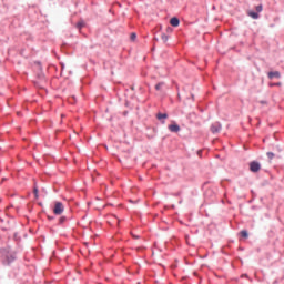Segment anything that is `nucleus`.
I'll list each match as a JSON object with an SVG mask.
<instances>
[{"mask_svg":"<svg viewBox=\"0 0 284 284\" xmlns=\"http://www.w3.org/2000/svg\"><path fill=\"white\" fill-rule=\"evenodd\" d=\"M266 156L270 159V161H272V159H274V153L267 152Z\"/></svg>","mask_w":284,"mask_h":284,"instance_id":"12","label":"nucleus"},{"mask_svg":"<svg viewBox=\"0 0 284 284\" xmlns=\"http://www.w3.org/2000/svg\"><path fill=\"white\" fill-rule=\"evenodd\" d=\"M251 172H258L261 170V163L253 161L250 163Z\"/></svg>","mask_w":284,"mask_h":284,"instance_id":"2","label":"nucleus"},{"mask_svg":"<svg viewBox=\"0 0 284 284\" xmlns=\"http://www.w3.org/2000/svg\"><path fill=\"white\" fill-rule=\"evenodd\" d=\"M247 14H248V17H251V19H258V13H256L254 11H248Z\"/></svg>","mask_w":284,"mask_h":284,"instance_id":"8","label":"nucleus"},{"mask_svg":"<svg viewBox=\"0 0 284 284\" xmlns=\"http://www.w3.org/2000/svg\"><path fill=\"white\" fill-rule=\"evenodd\" d=\"M65 221V217H60V223H63Z\"/></svg>","mask_w":284,"mask_h":284,"instance_id":"16","label":"nucleus"},{"mask_svg":"<svg viewBox=\"0 0 284 284\" xmlns=\"http://www.w3.org/2000/svg\"><path fill=\"white\" fill-rule=\"evenodd\" d=\"M64 210H65V206H63V203H61V202L54 203L53 214H55L57 216H61V214H63Z\"/></svg>","mask_w":284,"mask_h":284,"instance_id":"1","label":"nucleus"},{"mask_svg":"<svg viewBox=\"0 0 284 284\" xmlns=\"http://www.w3.org/2000/svg\"><path fill=\"white\" fill-rule=\"evenodd\" d=\"M161 88H163V83H158V84L155 85V90H161Z\"/></svg>","mask_w":284,"mask_h":284,"instance_id":"13","label":"nucleus"},{"mask_svg":"<svg viewBox=\"0 0 284 284\" xmlns=\"http://www.w3.org/2000/svg\"><path fill=\"white\" fill-rule=\"evenodd\" d=\"M169 130L170 132H181V126L179 124H170Z\"/></svg>","mask_w":284,"mask_h":284,"instance_id":"6","label":"nucleus"},{"mask_svg":"<svg viewBox=\"0 0 284 284\" xmlns=\"http://www.w3.org/2000/svg\"><path fill=\"white\" fill-rule=\"evenodd\" d=\"M256 12H263V6L262 4H258L256 8H255Z\"/></svg>","mask_w":284,"mask_h":284,"instance_id":"11","label":"nucleus"},{"mask_svg":"<svg viewBox=\"0 0 284 284\" xmlns=\"http://www.w3.org/2000/svg\"><path fill=\"white\" fill-rule=\"evenodd\" d=\"M136 39V33H131V41H134Z\"/></svg>","mask_w":284,"mask_h":284,"instance_id":"14","label":"nucleus"},{"mask_svg":"<svg viewBox=\"0 0 284 284\" xmlns=\"http://www.w3.org/2000/svg\"><path fill=\"white\" fill-rule=\"evenodd\" d=\"M161 39H162L163 43H168V39H169L168 34L162 33Z\"/></svg>","mask_w":284,"mask_h":284,"instance_id":"10","label":"nucleus"},{"mask_svg":"<svg viewBox=\"0 0 284 284\" xmlns=\"http://www.w3.org/2000/svg\"><path fill=\"white\" fill-rule=\"evenodd\" d=\"M34 194H36V199H38L39 197V189H34Z\"/></svg>","mask_w":284,"mask_h":284,"instance_id":"15","label":"nucleus"},{"mask_svg":"<svg viewBox=\"0 0 284 284\" xmlns=\"http://www.w3.org/2000/svg\"><path fill=\"white\" fill-rule=\"evenodd\" d=\"M180 23H181V21L176 17L171 18V20H170V24L173 26V28H179Z\"/></svg>","mask_w":284,"mask_h":284,"instance_id":"5","label":"nucleus"},{"mask_svg":"<svg viewBox=\"0 0 284 284\" xmlns=\"http://www.w3.org/2000/svg\"><path fill=\"white\" fill-rule=\"evenodd\" d=\"M221 124L220 123H214L211 125V132L213 134H219V132H221Z\"/></svg>","mask_w":284,"mask_h":284,"instance_id":"3","label":"nucleus"},{"mask_svg":"<svg viewBox=\"0 0 284 284\" xmlns=\"http://www.w3.org/2000/svg\"><path fill=\"white\" fill-rule=\"evenodd\" d=\"M156 119H158L159 121H162V119H168V113H158V114H156Z\"/></svg>","mask_w":284,"mask_h":284,"instance_id":"7","label":"nucleus"},{"mask_svg":"<svg viewBox=\"0 0 284 284\" xmlns=\"http://www.w3.org/2000/svg\"><path fill=\"white\" fill-rule=\"evenodd\" d=\"M197 154H201V151H199V153Z\"/></svg>","mask_w":284,"mask_h":284,"instance_id":"17","label":"nucleus"},{"mask_svg":"<svg viewBox=\"0 0 284 284\" xmlns=\"http://www.w3.org/2000/svg\"><path fill=\"white\" fill-rule=\"evenodd\" d=\"M240 234H241V236H242L243 239H247V236H250L248 233H247V231H245V230H244V231H241Z\"/></svg>","mask_w":284,"mask_h":284,"instance_id":"9","label":"nucleus"},{"mask_svg":"<svg viewBox=\"0 0 284 284\" xmlns=\"http://www.w3.org/2000/svg\"><path fill=\"white\" fill-rule=\"evenodd\" d=\"M268 79H281V72L278 71L268 72Z\"/></svg>","mask_w":284,"mask_h":284,"instance_id":"4","label":"nucleus"}]
</instances>
